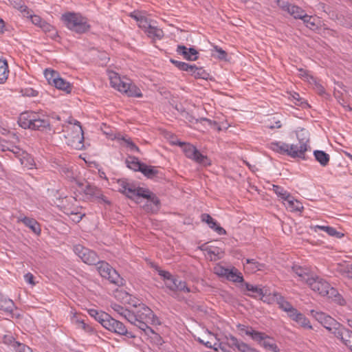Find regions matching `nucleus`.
I'll return each instance as SVG.
<instances>
[{
	"label": "nucleus",
	"instance_id": "nucleus-64",
	"mask_svg": "<svg viewBox=\"0 0 352 352\" xmlns=\"http://www.w3.org/2000/svg\"><path fill=\"white\" fill-rule=\"evenodd\" d=\"M24 278H25V280L29 284H31L32 285H35V283L34 281V276L31 273H27L25 276H24Z\"/></svg>",
	"mask_w": 352,
	"mask_h": 352
},
{
	"label": "nucleus",
	"instance_id": "nucleus-27",
	"mask_svg": "<svg viewBox=\"0 0 352 352\" xmlns=\"http://www.w3.org/2000/svg\"><path fill=\"white\" fill-rule=\"evenodd\" d=\"M275 296L276 302L278 305L279 308L281 309L285 312H286L288 316H289V314L294 311L296 308L294 307L293 305L289 302L286 300L283 296L278 294H276Z\"/></svg>",
	"mask_w": 352,
	"mask_h": 352
},
{
	"label": "nucleus",
	"instance_id": "nucleus-39",
	"mask_svg": "<svg viewBox=\"0 0 352 352\" xmlns=\"http://www.w3.org/2000/svg\"><path fill=\"white\" fill-rule=\"evenodd\" d=\"M126 164L127 167L135 171H140L143 165V163H141L137 157L133 156H129L126 159Z\"/></svg>",
	"mask_w": 352,
	"mask_h": 352
},
{
	"label": "nucleus",
	"instance_id": "nucleus-28",
	"mask_svg": "<svg viewBox=\"0 0 352 352\" xmlns=\"http://www.w3.org/2000/svg\"><path fill=\"white\" fill-rule=\"evenodd\" d=\"M244 267L250 273H254L257 271L263 270V269L265 268V265L258 263L255 259L247 258L245 264H244Z\"/></svg>",
	"mask_w": 352,
	"mask_h": 352
},
{
	"label": "nucleus",
	"instance_id": "nucleus-51",
	"mask_svg": "<svg viewBox=\"0 0 352 352\" xmlns=\"http://www.w3.org/2000/svg\"><path fill=\"white\" fill-rule=\"evenodd\" d=\"M12 345L17 352H32L29 346L18 342L14 341Z\"/></svg>",
	"mask_w": 352,
	"mask_h": 352
},
{
	"label": "nucleus",
	"instance_id": "nucleus-25",
	"mask_svg": "<svg viewBox=\"0 0 352 352\" xmlns=\"http://www.w3.org/2000/svg\"><path fill=\"white\" fill-rule=\"evenodd\" d=\"M338 332V334H335L334 336L349 348V344L352 343V331L342 326Z\"/></svg>",
	"mask_w": 352,
	"mask_h": 352
},
{
	"label": "nucleus",
	"instance_id": "nucleus-44",
	"mask_svg": "<svg viewBox=\"0 0 352 352\" xmlns=\"http://www.w3.org/2000/svg\"><path fill=\"white\" fill-rule=\"evenodd\" d=\"M287 207L293 211H301L303 209L302 204L298 200L295 199L292 195L290 199H287Z\"/></svg>",
	"mask_w": 352,
	"mask_h": 352
},
{
	"label": "nucleus",
	"instance_id": "nucleus-19",
	"mask_svg": "<svg viewBox=\"0 0 352 352\" xmlns=\"http://www.w3.org/2000/svg\"><path fill=\"white\" fill-rule=\"evenodd\" d=\"M84 191L86 195H90L91 197L98 199L100 202H103L108 205L111 204L107 197L102 195L100 189L94 185L87 184L85 186Z\"/></svg>",
	"mask_w": 352,
	"mask_h": 352
},
{
	"label": "nucleus",
	"instance_id": "nucleus-2",
	"mask_svg": "<svg viewBox=\"0 0 352 352\" xmlns=\"http://www.w3.org/2000/svg\"><path fill=\"white\" fill-rule=\"evenodd\" d=\"M109 78L111 85L129 97L141 98L142 96L140 89L132 82L131 80L125 77H121L118 73L109 72Z\"/></svg>",
	"mask_w": 352,
	"mask_h": 352
},
{
	"label": "nucleus",
	"instance_id": "nucleus-10",
	"mask_svg": "<svg viewBox=\"0 0 352 352\" xmlns=\"http://www.w3.org/2000/svg\"><path fill=\"white\" fill-rule=\"evenodd\" d=\"M68 123L69 124H74L76 128L74 135H68L69 136L68 144L74 148L80 150L84 147V133L82 126L80 122L72 118H69Z\"/></svg>",
	"mask_w": 352,
	"mask_h": 352
},
{
	"label": "nucleus",
	"instance_id": "nucleus-61",
	"mask_svg": "<svg viewBox=\"0 0 352 352\" xmlns=\"http://www.w3.org/2000/svg\"><path fill=\"white\" fill-rule=\"evenodd\" d=\"M22 92H23V95L29 96V97L36 96H38V94L37 91H36L32 88L26 89L24 91H22Z\"/></svg>",
	"mask_w": 352,
	"mask_h": 352
},
{
	"label": "nucleus",
	"instance_id": "nucleus-59",
	"mask_svg": "<svg viewBox=\"0 0 352 352\" xmlns=\"http://www.w3.org/2000/svg\"><path fill=\"white\" fill-rule=\"evenodd\" d=\"M30 17L31 19V21L32 23L38 26V27H41V25H42L43 22L44 21V20L43 19H41L39 16L38 15H30Z\"/></svg>",
	"mask_w": 352,
	"mask_h": 352
},
{
	"label": "nucleus",
	"instance_id": "nucleus-37",
	"mask_svg": "<svg viewBox=\"0 0 352 352\" xmlns=\"http://www.w3.org/2000/svg\"><path fill=\"white\" fill-rule=\"evenodd\" d=\"M226 278L234 283H243L244 280L242 274L234 267L229 269Z\"/></svg>",
	"mask_w": 352,
	"mask_h": 352
},
{
	"label": "nucleus",
	"instance_id": "nucleus-1",
	"mask_svg": "<svg viewBox=\"0 0 352 352\" xmlns=\"http://www.w3.org/2000/svg\"><path fill=\"white\" fill-rule=\"evenodd\" d=\"M18 123L21 127L25 129H29L41 131H52L49 117L34 111L21 113Z\"/></svg>",
	"mask_w": 352,
	"mask_h": 352
},
{
	"label": "nucleus",
	"instance_id": "nucleus-54",
	"mask_svg": "<svg viewBox=\"0 0 352 352\" xmlns=\"http://www.w3.org/2000/svg\"><path fill=\"white\" fill-rule=\"evenodd\" d=\"M239 351L240 352H260L257 349L252 348L250 345L246 343H243L239 347Z\"/></svg>",
	"mask_w": 352,
	"mask_h": 352
},
{
	"label": "nucleus",
	"instance_id": "nucleus-9",
	"mask_svg": "<svg viewBox=\"0 0 352 352\" xmlns=\"http://www.w3.org/2000/svg\"><path fill=\"white\" fill-rule=\"evenodd\" d=\"M45 76L50 85H54L56 89L62 90L67 94H69L72 90V85L60 77L58 72L52 69H45Z\"/></svg>",
	"mask_w": 352,
	"mask_h": 352
},
{
	"label": "nucleus",
	"instance_id": "nucleus-63",
	"mask_svg": "<svg viewBox=\"0 0 352 352\" xmlns=\"http://www.w3.org/2000/svg\"><path fill=\"white\" fill-rule=\"evenodd\" d=\"M214 50L215 52H217L218 53L217 57L219 59L223 60V59L226 58L227 54L223 50H222L221 48H220L217 46H214Z\"/></svg>",
	"mask_w": 352,
	"mask_h": 352
},
{
	"label": "nucleus",
	"instance_id": "nucleus-6",
	"mask_svg": "<svg viewBox=\"0 0 352 352\" xmlns=\"http://www.w3.org/2000/svg\"><path fill=\"white\" fill-rule=\"evenodd\" d=\"M158 274L163 278L166 287L175 293L177 292H190V289L187 287L186 282L178 280L169 272L159 270Z\"/></svg>",
	"mask_w": 352,
	"mask_h": 352
},
{
	"label": "nucleus",
	"instance_id": "nucleus-30",
	"mask_svg": "<svg viewBox=\"0 0 352 352\" xmlns=\"http://www.w3.org/2000/svg\"><path fill=\"white\" fill-rule=\"evenodd\" d=\"M14 309V302L0 294V309L7 313H12Z\"/></svg>",
	"mask_w": 352,
	"mask_h": 352
},
{
	"label": "nucleus",
	"instance_id": "nucleus-36",
	"mask_svg": "<svg viewBox=\"0 0 352 352\" xmlns=\"http://www.w3.org/2000/svg\"><path fill=\"white\" fill-rule=\"evenodd\" d=\"M40 28L45 33H48V36L52 38L53 40H56V38L58 37V32L54 28V27L51 24L47 23L45 21L43 22Z\"/></svg>",
	"mask_w": 352,
	"mask_h": 352
},
{
	"label": "nucleus",
	"instance_id": "nucleus-21",
	"mask_svg": "<svg viewBox=\"0 0 352 352\" xmlns=\"http://www.w3.org/2000/svg\"><path fill=\"white\" fill-rule=\"evenodd\" d=\"M201 219L203 222L206 223L208 226L217 232L219 235L226 234V230L217 224V221L208 214L204 213L201 216Z\"/></svg>",
	"mask_w": 352,
	"mask_h": 352
},
{
	"label": "nucleus",
	"instance_id": "nucleus-35",
	"mask_svg": "<svg viewBox=\"0 0 352 352\" xmlns=\"http://www.w3.org/2000/svg\"><path fill=\"white\" fill-rule=\"evenodd\" d=\"M261 345L266 350L272 352H280V349L274 340L268 336H267L263 342L261 343Z\"/></svg>",
	"mask_w": 352,
	"mask_h": 352
},
{
	"label": "nucleus",
	"instance_id": "nucleus-47",
	"mask_svg": "<svg viewBox=\"0 0 352 352\" xmlns=\"http://www.w3.org/2000/svg\"><path fill=\"white\" fill-rule=\"evenodd\" d=\"M9 3L13 6L14 8L19 10L21 12L30 14L29 10L26 6H25L23 0H8ZM28 17L29 16L27 15Z\"/></svg>",
	"mask_w": 352,
	"mask_h": 352
},
{
	"label": "nucleus",
	"instance_id": "nucleus-45",
	"mask_svg": "<svg viewBox=\"0 0 352 352\" xmlns=\"http://www.w3.org/2000/svg\"><path fill=\"white\" fill-rule=\"evenodd\" d=\"M303 23L310 30H314L317 29L316 19L312 16L307 15L305 13V16L302 18Z\"/></svg>",
	"mask_w": 352,
	"mask_h": 352
},
{
	"label": "nucleus",
	"instance_id": "nucleus-13",
	"mask_svg": "<svg viewBox=\"0 0 352 352\" xmlns=\"http://www.w3.org/2000/svg\"><path fill=\"white\" fill-rule=\"evenodd\" d=\"M298 139V144H289V152H288V156L292 157V158H305V152L308 150L309 145V139L307 138H302L300 139L299 135H297Z\"/></svg>",
	"mask_w": 352,
	"mask_h": 352
},
{
	"label": "nucleus",
	"instance_id": "nucleus-8",
	"mask_svg": "<svg viewBox=\"0 0 352 352\" xmlns=\"http://www.w3.org/2000/svg\"><path fill=\"white\" fill-rule=\"evenodd\" d=\"M311 316L318 320L330 333L338 334V330L343 326L329 315L316 310L311 311Z\"/></svg>",
	"mask_w": 352,
	"mask_h": 352
},
{
	"label": "nucleus",
	"instance_id": "nucleus-12",
	"mask_svg": "<svg viewBox=\"0 0 352 352\" xmlns=\"http://www.w3.org/2000/svg\"><path fill=\"white\" fill-rule=\"evenodd\" d=\"M183 151L185 155L197 163L204 166L210 165V160L207 156L202 155L195 146L190 144H184Z\"/></svg>",
	"mask_w": 352,
	"mask_h": 352
},
{
	"label": "nucleus",
	"instance_id": "nucleus-52",
	"mask_svg": "<svg viewBox=\"0 0 352 352\" xmlns=\"http://www.w3.org/2000/svg\"><path fill=\"white\" fill-rule=\"evenodd\" d=\"M245 288L248 291L252 292L253 293H256L258 294L259 296H263V289L261 288H259L257 286L252 285L251 284H249L248 283H245Z\"/></svg>",
	"mask_w": 352,
	"mask_h": 352
},
{
	"label": "nucleus",
	"instance_id": "nucleus-34",
	"mask_svg": "<svg viewBox=\"0 0 352 352\" xmlns=\"http://www.w3.org/2000/svg\"><path fill=\"white\" fill-rule=\"evenodd\" d=\"M189 73L195 78L207 79L209 74L202 67H197L195 65H192V69H190Z\"/></svg>",
	"mask_w": 352,
	"mask_h": 352
},
{
	"label": "nucleus",
	"instance_id": "nucleus-23",
	"mask_svg": "<svg viewBox=\"0 0 352 352\" xmlns=\"http://www.w3.org/2000/svg\"><path fill=\"white\" fill-rule=\"evenodd\" d=\"M18 221L22 222L36 235H40L41 232V226L40 224L34 219L27 217H19L18 218Z\"/></svg>",
	"mask_w": 352,
	"mask_h": 352
},
{
	"label": "nucleus",
	"instance_id": "nucleus-33",
	"mask_svg": "<svg viewBox=\"0 0 352 352\" xmlns=\"http://www.w3.org/2000/svg\"><path fill=\"white\" fill-rule=\"evenodd\" d=\"M89 314L91 317H94L98 322H100L102 327L104 324V320H107L109 318V314L105 312L98 311L94 309H89Z\"/></svg>",
	"mask_w": 352,
	"mask_h": 352
},
{
	"label": "nucleus",
	"instance_id": "nucleus-41",
	"mask_svg": "<svg viewBox=\"0 0 352 352\" xmlns=\"http://www.w3.org/2000/svg\"><path fill=\"white\" fill-rule=\"evenodd\" d=\"M9 74L8 66L6 60L0 59V84H3L8 78Z\"/></svg>",
	"mask_w": 352,
	"mask_h": 352
},
{
	"label": "nucleus",
	"instance_id": "nucleus-60",
	"mask_svg": "<svg viewBox=\"0 0 352 352\" xmlns=\"http://www.w3.org/2000/svg\"><path fill=\"white\" fill-rule=\"evenodd\" d=\"M119 184V191L122 192V194H124L126 191L127 187L130 185L129 183H128L126 181L122 180L118 182Z\"/></svg>",
	"mask_w": 352,
	"mask_h": 352
},
{
	"label": "nucleus",
	"instance_id": "nucleus-17",
	"mask_svg": "<svg viewBox=\"0 0 352 352\" xmlns=\"http://www.w3.org/2000/svg\"><path fill=\"white\" fill-rule=\"evenodd\" d=\"M145 192L148 193L147 188L135 187V185L130 184L124 195H125L129 199L138 202L140 198L148 196Z\"/></svg>",
	"mask_w": 352,
	"mask_h": 352
},
{
	"label": "nucleus",
	"instance_id": "nucleus-26",
	"mask_svg": "<svg viewBox=\"0 0 352 352\" xmlns=\"http://www.w3.org/2000/svg\"><path fill=\"white\" fill-rule=\"evenodd\" d=\"M110 307L115 312L124 318L129 322L131 321V320H133L134 316H133V312L127 309H125L122 305L116 302H112Z\"/></svg>",
	"mask_w": 352,
	"mask_h": 352
},
{
	"label": "nucleus",
	"instance_id": "nucleus-55",
	"mask_svg": "<svg viewBox=\"0 0 352 352\" xmlns=\"http://www.w3.org/2000/svg\"><path fill=\"white\" fill-rule=\"evenodd\" d=\"M226 339L228 341H230V346H234L237 348L239 350V347L241 346V344L244 343L243 342H239L236 338L232 335H229L228 336H226Z\"/></svg>",
	"mask_w": 352,
	"mask_h": 352
},
{
	"label": "nucleus",
	"instance_id": "nucleus-24",
	"mask_svg": "<svg viewBox=\"0 0 352 352\" xmlns=\"http://www.w3.org/2000/svg\"><path fill=\"white\" fill-rule=\"evenodd\" d=\"M267 148L270 150L281 154L288 155L289 144L280 141H274L267 144Z\"/></svg>",
	"mask_w": 352,
	"mask_h": 352
},
{
	"label": "nucleus",
	"instance_id": "nucleus-53",
	"mask_svg": "<svg viewBox=\"0 0 352 352\" xmlns=\"http://www.w3.org/2000/svg\"><path fill=\"white\" fill-rule=\"evenodd\" d=\"M334 96L346 111H352V108L344 102L339 91H335Z\"/></svg>",
	"mask_w": 352,
	"mask_h": 352
},
{
	"label": "nucleus",
	"instance_id": "nucleus-38",
	"mask_svg": "<svg viewBox=\"0 0 352 352\" xmlns=\"http://www.w3.org/2000/svg\"><path fill=\"white\" fill-rule=\"evenodd\" d=\"M245 334L250 336L254 340L258 342L260 344L266 338L267 335L264 333L256 331L252 328L247 329Z\"/></svg>",
	"mask_w": 352,
	"mask_h": 352
},
{
	"label": "nucleus",
	"instance_id": "nucleus-16",
	"mask_svg": "<svg viewBox=\"0 0 352 352\" xmlns=\"http://www.w3.org/2000/svg\"><path fill=\"white\" fill-rule=\"evenodd\" d=\"M292 272L298 278V280L309 284L315 274L307 267L294 265L292 268Z\"/></svg>",
	"mask_w": 352,
	"mask_h": 352
},
{
	"label": "nucleus",
	"instance_id": "nucleus-42",
	"mask_svg": "<svg viewBox=\"0 0 352 352\" xmlns=\"http://www.w3.org/2000/svg\"><path fill=\"white\" fill-rule=\"evenodd\" d=\"M288 13L294 19H302L305 16L306 12L297 6L291 5Z\"/></svg>",
	"mask_w": 352,
	"mask_h": 352
},
{
	"label": "nucleus",
	"instance_id": "nucleus-29",
	"mask_svg": "<svg viewBox=\"0 0 352 352\" xmlns=\"http://www.w3.org/2000/svg\"><path fill=\"white\" fill-rule=\"evenodd\" d=\"M311 229L314 232H318V230H322L327 232L331 236H336L337 238H341L342 236V234L338 232L334 228L330 226H311Z\"/></svg>",
	"mask_w": 352,
	"mask_h": 352
},
{
	"label": "nucleus",
	"instance_id": "nucleus-18",
	"mask_svg": "<svg viewBox=\"0 0 352 352\" xmlns=\"http://www.w3.org/2000/svg\"><path fill=\"white\" fill-rule=\"evenodd\" d=\"M176 52L187 60L194 61L198 58V52L194 47L188 48L184 45H179L177 47Z\"/></svg>",
	"mask_w": 352,
	"mask_h": 352
},
{
	"label": "nucleus",
	"instance_id": "nucleus-46",
	"mask_svg": "<svg viewBox=\"0 0 352 352\" xmlns=\"http://www.w3.org/2000/svg\"><path fill=\"white\" fill-rule=\"evenodd\" d=\"M272 189L277 196L286 201L287 199H290L291 195L285 190L283 187L278 185H273Z\"/></svg>",
	"mask_w": 352,
	"mask_h": 352
},
{
	"label": "nucleus",
	"instance_id": "nucleus-40",
	"mask_svg": "<svg viewBox=\"0 0 352 352\" xmlns=\"http://www.w3.org/2000/svg\"><path fill=\"white\" fill-rule=\"evenodd\" d=\"M140 172H141L148 178H153L158 173V170L155 167L148 166L145 164H143V165H142V168Z\"/></svg>",
	"mask_w": 352,
	"mask_h": 352
},
{
	"label": "nucleus",
	"instance_id": "nucleus-15",
	"mask_svg": "<svg viewBox=\"0 0 352 352\" xmlns=\"http://www.w3.org/2000/svg\"><path fill=\"white\" fill-rule=\"evenodd\" d=\"M8 151L13 153L14 157L17 158L21 164L28 168H32L34 165L33 159L25 151L16 146H12L11 148H7Z\"/></svg>",
	"mask_w": 352,
	"mask_h": 352
},
{
	"label": "nucleus",
	"instance_id": "nucleus-32",
	"mask_svg": "<svg viewBox=\"0 0 352 352\" xmlns=\"http://www.w3.org/2000/svg\"><path fill=\"white\" fill-rule=\"evenodd\" d=\"M147 36L152 39H158L160 40L164 36V32L162 30L158 28L155 26H152L151 25L144 31Z\"/></svg>",
	"mask_w": 352,
	"mask_h": 352
},
{
	"label": "nucleus",
	"instance_id": "nucleus-56",
	"mask_svg": "<svg viewBox=\"0 0 352 352\" xmlns=\"http://www.w3.org/2000/svg\"><path fill=\"white\" fill-rule=\"evenodd\" d=\"M229 269L225 268L221 266H218L214 268L215 274H217L219 276L227 277Z\"/></svg>",
	"mask_w": 352,
	"mask_h": 352
},
{
	"label": "nucleus",
	"instance_id": "nucleus-62",
	"mask_svg": "<svg viewBox=\"0 0 352 352\" xmlns=\"http://www.w3.org/2000/svg\"><path fill=\"white\" fill-rule=\"evenodd\" d=\"M277 5L283 10L287 11V12L291 6V4H289L288 2L281 0H277Z\"/></svg>",
	"mask_w": 352,
	"mask_h": 352
},
{
	"label": "nucleus",
	"instance_id": "nucleus-3",
	"mask_svg": "<svg viewBox=\"0 0 352 352\" xmlns=\"http://www.w3.org/2000/svg\"><path fill=\"white\" fill-rule=\"evenodd\" d=\"M61 21L69 30L78 34H83L90 28L87 19L80 13L66 12L62 14Z\"/></svg>",
	"mask_w": 352,
	"mask_h": 352
},
{
	"label": "nucleus",
	"instance_id": "nucleus-49",
	"mask_svg": "<svg viewBox=\"0 0 352 352\" xmlns=\"http://www.w3.org/2000/svg\"><path fill=\"white\" fill-rule=\"evenodd\" d=\"M147 197H142V198H144V199H147V202L148 203H150V204H153L157 208H159V206H160V200L157 197V196L153 193L152 192H151L148 188H147ZM146 194V192H145Z\"/></svg>",
	"mask_w": 352,
	"mask_h": 352
},
{
	"label": "nucleus",
	"instance_id": "nucleus-7",
	"mask_svg": "<svg viewBox=\"0 0 352 352\" xmlns=\"http://www.w3.org/2000/svg\"><path fill=\"white\" fill-rule=\"evenodd\" d=\"M96 265L97 270L102 277L108 279L110 283L116 285L122 286L124 285V279L109 263L98 261Z\"/></svg>",
	"mask_w": 352,
	"mask_h": 352
},
{
	"label": "nucleus",
	"instance_id": "nucleus-5",
	"mask_svg": "<svg viewBox=\"0 0 352 352\" xmlns=\"http://www.w3.org/2000/svg\"><path fill=\"white\" fill-rule=\"evenodd\" d=\"M309 287L314 292L322 296H327L329 298L336 297L338 294V291L324 278L315 274L309 284Z\"/></svg>",
	"mask_w": 352,
	"mask_h": 352
},
{
	"label": "nucleus",
	"instance_id": "nucleus-22",
	"mask_svg": "<svg viewBox=\"0 0 352 352\" xmlns=\"http://www.w3.org/2000/svg\"><path fill=\"white\" fill-rule=\"evenodd\" d=\"M141 326L144 328H146V329L142 330V331L146 336H148V339L152 343L158 346L162 345L164 341L160 334L155 332L154 330L149 326H146L145 324H141Z\"/></svg>",
	"mask_w": 352,
	"mask_h": 352
},
{
	"label": "nucleus",
	"instance_id": "nucleus-14",
	"mask_svg": "<svg viewBox=\"0 0 352 352\" xmlns=\"http://www.w3.org/2000/svg\"><path fill=\"white\" fill-rule=\"evenodd\" d=\"M74 251L81 260L88 265H96L99 261L96 253L82 245L78 244L74 247Z\"/></svg>",
	"mask_w": 352,
	"mask_h": 352
},
{
	"label": "nucleus",
	"instance_id": "nucleus-11",
	"mask_svg": "<svg viewBox=\"0 0 352 352\" xmlns=\"http://www.w3.org/2000/svg\"><path fill=\"white\" fill-rule=\"evenodd\" d=\"M103 327L118 335L126 336L131 338L135 337L131 332L127 331L126 327L122 322L114 319L110 315L109 318L107 320H104Z\"/></svg>",
	"mask_w": 352,
	"mask_h": 352
},
{
	"label": "nucleus",
	"instance_id": "nucleus-57",
	"mask_svg": "<svg viewBox=\"0 0 352 352\" xmlns=\"http://www.w3.org/2000/svg\"><path fill=\"white\" fill-rule=\"evenodd\" d=\"M343 276L352 278V265H347L342 269Z\"/></svg>",
	"mask_w": 352,
	"mask_h": 352
},
{
	"label": "nucleus",
	"instance_id": "nucleus-4",
	"mask_svg": "<svg viewBox=\"0 0 352 352\" xmlns=\"http://www.w3.org/2000/svg\"><path fill=\"white\" fill-rule=\"evenodd\" d=\"M133 316L134 318L129 322L135 325L142 331L146 329V328L142 327L141 324L148 326V324H156L157 321V318L154 315L153 311L144 305H140L135 313L133 312Z\"/></svg>",
	"mask_w": 352,
	"mask_h": 352
},
{
	"label": "nucleus",
	"instance_id": "nucleus-48",
	"mask_svg": "<svg viewBox=\"0 0 352 352\" xmlns=\"http://www.w3.org/2000/svg\"><path fill=\"white\" fill-rule=\"evenodd\" d=\"M170 61L179 70L189 72L190 69H192V65L188 63L176 60L175 59H170Z\"/></svg>",
	"mask_w": 352,
	"mask_h": 352
},
{
	"label": "nucleus",
	"instance_id": "nucleus-50",
	"mask_svg": "<svg viewBox=\"0 0 352 352\" xmlns=\"http://www.w3.org/2000/svg\"><path fill=\"white\" fill-rule=\"evenodd\" d=\"M74 322H75L78 328L82 329L87 332H92L94 331L93 328L87 324L82 320L74 319Z\"/></svg>",
	"mask_w": 352,
	"mask_h": 352
},
{
	"label": "nucleus",
	"instance_id": "nucleus-20",
	"mask_svg": "<svg viewBox=\"0 0 352 352\" xmlns=\"http://www.w3.org/2000/svg\"><path fill=\"white\" fill-rule=\"evenodd\" d=\"M288 317H289L292 320L295 321L303 328L309 329H312V326L310 324L309 319L306 318L304 314L298 311L296 309L294 312L289 314Z\"/></svg>",
	"mask_w": 352,
	"mask_h": 352
},
{
	"label": "nucleus",
	"instance_id": "nucleus-43",
	"mask_svg": "<svg viewBox=\"0 0 352 352\" xmlns=\"http://www.w3.org/2000/svg\"><path fill=\"white\" fill-rule=\"evenodd\" d=\"M115 138L122 140L131 151L140 152L139 148L133 142L130 138L126 136H122L119 134L118 136H115Z\"/></svg>",
	"mask_w": 352,
	"mask_h": 352
},
{
	"label": "nucleus",
	"instance_id": "nucleus-58",
	"mask_svg": "<svg viewBox=\"0 0 352 352\" xmlns=\"http://www.w3.org/2000/svg\"><path fill=\"white\" fill-rule=\"evenodd\" d=\"M138 26L144 30V31L148 29V28L151 25V24L148 23L147 18L145 16H142V18L140 19V20L138 22Z\"/></svg>",
	"mask_w": 352,
	"mask_h": 352
},
{
	"label": "nucleus",
	"instance_id": "nucleus-31",
	"mask_svg": "<svg viewBox=\"0 0 352 352\" xmlns=\"http://www.w3.org/2000/svg\"><path fill=\"white\" fill-rule=\"evenodd\" d=\"M314 155L316 160L322 166L325 167L329 164L330 156L324 151L319 150L314 151Z\"/></svg>",
	"mask_w": 352,
	"mask_h": 352
}]
</instances>
